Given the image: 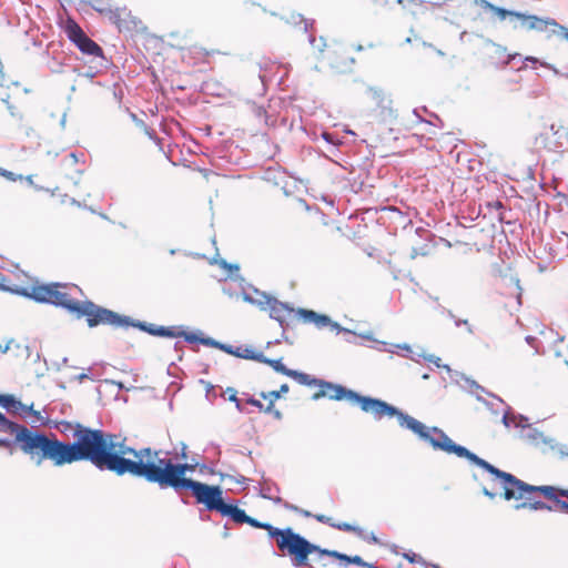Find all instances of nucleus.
I'll return each instance as SVG.
<instances>
[{"mask_svg":"<svg viewBox=\"0 0 568 568\" xmlns=\"http://www.w3.org/2000/svg\"><path fill=\"white\" fill-rule=\"evenodd\" d=\"M476 3H477L480 8L485 9V10H489L490 12H491V10H493V8H494V6H495V4L490 3V2H489V1H487V0H476Z\"/></svg>","mask_w":568,"mask_h":568,"instance_id":"obj_30","label":"nucleus"},{"mask_svg":"<svg viewBox=\"0 0 568 568\" xmlns=\"http://www.w3.org/2000/svg\"><path fill=\"white\" fill-rule=\"evenodd\" d=\"M254 358L257 359L258 362H262V363L271 366L275 372L281 373V374L285 375V376H287L290 371H291L285 365H283L281 359L266 358L262 354H260L257 356H254Z\"/></svg>","mask_w":568,"mask_h":568,"instance_id":"obj_17","label":"nucleus"},{"mask_svg":"<svg viewBox=\"0 0 568 568\" xmlns=\"http://www.w3.org/2000/svg\"><path fill=\"white\" fill-rule=\"evenodd\" d=\"M266 304L268 306L270 316L277 321L283 327L293 322L314 324L317 328H323L331 324V318L327 315L317 314L312 310H295L274 297H267Z\"/></svg>","mask_w":568,"mask_h":568,"instance_id":"obj_7","label":"nucleus"},{"mask_svg":"<svg viewBox=\"0 0 568 568\" xmlns=\"http://www.w3.org/2000/svg\"><path fill=\"white\" fill-rule=\"evenodd\" d=\"M313 547L316 549L312 550L311 555L316 554L318 559H321L323 556H328V557H333V558H336L342 561H346L348 564L351 562V557L347 555L341 554L336 550L322 549L320 546L314 545V544H313Z\"/></svg>","mask_w":568,"mask_h":568,"instance_id":"obj_18","label":"nucleus"},{"mask_svg":"<svg viewBox=\"0 0 568 568\" xmlns=\"http://www.w3.org/2000/svg\"><path fill=\"white\" fill-rule=\"evenodd\" d=\"M108 19L115 24L120 31L129 30L133 22L131 11L125 7H114L112 11H108Z\"/></svg>","mask_w":568,"mask_h":568,"instance_id":"obj_13","label":"nucleus"},{"mask_svg":"<svg viewBox=\"0 0 568 568\" xmlns=\"http://www.w3.org/2000/svg\"><path fill=\"white\" fill-rule=\"evenodd\" d=\"M222 266H223V267H229L230 270H233V268H234V270H236V271L239 270V266H236V265H235V266H233V265H227L225 261L222 263Z\"/></svg>","mask_w":568,"mask_h":568,"instance_id":"obj_40","label":"nucleus"},{"mask_svg":"<svg viewBox=\"0 0 568 568\" xmlns=\"http://www.w3.org/2000/svg\"><path fill=\"white\" fill-rule=\"evenodd\" d=\"M354 62L355 60L348 57V54L345 51H343L336 54L332 65L338 72H346Z\"/></svg>","mask_w":568,"mask_h":568,"instance_id":"obj_15","label":"nucleus"},{"mask_svg":"<svg viewBox=\"0 0 568 568\" xmlns=\"http://www.w3.org/2000/svg\"><path fill=\"white\" fill-rule=\"evenodd\" d=\"M64 32L70 41L83 53L92 57H102V48L91 40L82 28L73 20L68 19L64 23Z\"/></svg>","mask_w":568,"mask_h":568,"instance_id":"obj_8","label":"nucleus"},{"mask_svg":"<svg viewBox=\"0 0 568 568\" xmlns=\"http://www.w3.org/2000/svg\"><path fill=\"white\" fill-rule=\"evenodd\" d=\"M0 433L13 435L14 444L22 453L36 459L38 465L43 460H50L57 467L70 465L73 442H61L54 434L48 436L44 433L34 432L8 419L2 413H0Z\"/></svg>","mask_w":568,"mask_h":568,"instance_id":"obj_4","label":"nucleus"},{"mask_svg":"<svg viewBox=\"0 0 568 568\" xmlns=\"http://www.w3.org/2000/svg\"><path fill=\"white\" fill-rule=\"evenodd\" d=\"M230 399L233 402H236L239 404V400H237V397L235 394L231 395Z\"/></svg>","mask_w":568,"mask_h":568,"instance_id":"obj_43","label":"nucleus"},{"mask_svg":"<svg viewBox=\"0 0 568 568\" xmlns=\"http://www.w3.org/2000/svg\"><path fill=\"white\" fill-rule=\"evenodd\" d=\"M194 50H195L194 51L195 54H203V55H212L216 52L215 50H205L203 48H197V47H195Z\"/></svg>","mask_w":568,"mask_h":568,"instance_id":"obj_32","label":"nucleus"},{"mask_svg":"<svg viewBox=\"0 0 568 568\" xmlns=\"http://www.w3.org/2000/svg\"><path fill=\"white\" fill-rule=\"evenodd\" d=\"M63 285L59 283L33 284L29 288H23L21 294L39 303H50L61 306L78 318L85 317L90 327L101 324L111 325L115 328H128L131 324L128 316H122L111 310L101 307L91 301H77L61 291Z\"/></svg>","mask_w":568,"mask_h":568,"instance_id":"obj_3","label":"nucleus"},{"mask_svg":"<svg viewBox=\"0 0 568 568\" xmlns=\"http://www.w3.org/2000/svg\"><path fill=\"white\" fill-rule=\"evenodd\" d=\"M567 456H568V453H567Z\"/></svg>","mask_w":568,"mask_h":568,"instance_id":"obj_48","label":"nucleus"},{"mask_svg":"<svg viewBox=\"0 0 568 568\" xmlns=\"http://www.w3.org/2000/svg\"><path fill=\"white\" fill-rule=\"evenodd\" d=\"M527 61H536L535 58H526Z\"/></svg>","mask_w":568,"mask_h":568,"instance_id":"obj_46","label":"nucleus"},{"mask_svg":"<svg viewBox=\"0 0 568 568\" xmlns=\"http://www.w3.org/2000/svg\"><path fill=\"white\" fill-rule=\"evenodd\" d=\"M349 564H355V565H358V566H367V564L364 562L362 557H359V556L351 557V562Z\"/></svg>","mask_w":568,"mask_h":568,"instance_id":"obj_34","label":"nucleus"},{"mask_svg":"<svg viewBox=\"0 0 568 568\" xmlns=\"http://www.w3.org/2000/svg\"><path fill=\"white\" fill-rule=\"evenodd\" d=\"M374 2H376L377 4H381V6H387L392 2L403 3L404 0H374Z\"/></svg>","mask_w":568,"mask_h":568,"instance_id":"obj_35","label":"nucleus"},{"mask_svg":"<svg viewBox=\"0 0 568 568\" xmlns=\"http://www.w3.org/2000/svg\"><path fill=\"white\" fill-rule=\"evenodd\" d=\"M247 404L257 407L260 410L265 412V406L261 400L255 398H248Z\"/></svg>","mask_w":568,"mask_h":568,"instance_id":"obj_29","label":"nucleus"},{"mask_svg":"<svg viewBox=\"0 0 568 568\" xmlns=\"http://www.w3.org/2000/svg\"><path fill=\"white\" fill-rule=\"evenodd\" d=\"M288 389H290L288 385L287 384H283V385H281L278 392H281V394H285V393L288 392Z\"/></svg>","mask_w":568,"mask_h":568,"instance_id":"obj_38","label":"nucleus"},{"mask_svg":"<svg viewBox=\"0 0 568 568\" xmlns=\"http://www.w3.org/2000/svg\"><path fill=\"white\" fill-rule=\"evenodd\" d=\"M307 567H310V568H314V567H312L310 564H308V566H307Z\"/></svg>","mask_w":568,"mask_h":568,"instance_id":"obj_47","label":"nucleus"},{"mask_svg":"<svg viewBox=\"0 0 568 568\" xmlns=\"http://www.w3.org/2000/svg\"><path fill=\"white\" fill-rule=\"evenodd\" d=\"M432 433L439 436V440H432V446L435 449L466 458L473 464L488 471L494 476L495 480L500 483L501 489L504 491L503 496L506 500L515 499L521 501L519 505H517V508L547 511L554 510L551 505L537 499L538 496H541L540 490H531V488H542V486L529 485L518 479L514 475L496 468L494 465L469 452L464 446L455 444L442 429L437 427H433Z\"/></svg>","mask_w":568,"mask_h":568,"instance_id":"obj_2","label":"nucleus"},{"mask_svg":"<svg viewBox=\"0 0 568 568\" xmlns=\"http://www.w3.org/2000/svg\"><path fill=\"white\" fill-rule=\"evenodd\" d=\"M63 425H65L68 428L71 427V423L67 422V423H63Z\"/></svg>","mask_w":568,"mask_h":568,"instance_id":"obj_45","label":"nucleus"},{"mask_svg":"<svg viewBox=\"0 0 568 568\" xmlns=\"http://www.w3.org/2000/svg\"><path fill=\"white\" fill-rule=\"evenodd\" d=\"M317 385L320 386V389L313 396L315 399L320 397H327L334 400L346 399L357 404L363 412L373 415V417L377 420H381L386 416L396 417L398 424L402 427L412 430L414 434L418 435L422 439L428 442L430 445L432 440H439V436H432L429 429L423 423L382 399L363 396L354 390L345 388L342 385H336L324 381H318Z\"/></svg>","mask_w":568,"mask_h":568,"instance_id":"obj_5","label":"nucleus"},{"mask_svg":"<svg viewBox=\"0 0 568 568\" xmlns=\"http://www.w3.org/2000/svg\"><path fill=\"white\" fill-rule=\"evenodd\" d=\"M314 518H315L317 521L322 523V524H326V525H328V526H331V527H334V523H335V521L333 520V518H332V517H328V516H325V515L320 514V515H314Z\"/></svg>","mask_w":568,"mask_h":568,"instance_id":"obj_26","label":"nucleus"},{"mask_svg":"<svg viewBox=\"0 0 568 568\" xmlns=\"http://www.w3.org/2000/svg\"><path fill=\"white\" fill-rule=\"evenodd\" d=\"M13 443L7 438H0V448L11 449Z\"/></svg>","mask_w":568,"mask_h":568,"instance_id":"obj_33","label":"nucleus"},{"mask_svg":"<svg viewBox=\"0 0 568 568\" xmlns=\"http://www.w3.org/2000/svg\"><path fill=\"white\" fill-rule=\"evenodd\" d=\"M494 206H495V207L500 209V207H503V204H501V202L497 201V202L494 204Z\"/></svg>","mask_w":568,"mask_h":568,"instance_id":"obj_44","label":"nucleus"},{"mask_svg":"<svg viewBox=\"0 0 568 568\" xmlns=\"http://www.w3.org/2000/svg\"><path fill=\"white\" fill-rule=\"evenodd\" d=\"M0 406L3 407L11 415H19L26 417L32 415L40 419V413L33 410V404L24 405L17 399L12 394H0Z\"/></svg>","mask_w":568,"mask_h":568,"instance_id":"obj_10","label":"nucleus"},{"mask_svg":"<svg viewBox=\"0 0 568 568\" xmlns=\"http://www.w3.org/2000/svg\"><path fill=\"white\" fill-rule=\"evenodd\" d=\"M94 9L99 13L103 14L106 18H108V11H112L113 10V8L111 6L105 4V3H100V6L99 7H94Z\"/></svg>","mask_w":568,"mask_h":568,"instance_id":"obj_28","label":"nucleus"},{"mask_svg":"<svg viewBox=\"0 0 568 568\" xmlns=\"http://www.w3.org/2000/svg\"><path fill=\"white\" fill-rule=\"evenodd\" d=\"M220 514L231 517L236 524H245V520H247L246 513L234 505L224 504Z\"/></svg>","mask_w":568,"mask_h":568,"instance_id":"obj_14","label":"nucleus"},{"mask_svg":"<svg viewBox=\"0 0 568 568\" xmlns=\"http://www.w3.org/2000/svg\"><path fill=\"white\" fill-rule=\"evenodd\" d=\"M130 326H139L143 331H148L152 335L156 336H163V337H183L185 341L190 343H194L200 341L199 337L194 333H189L184 329H182L179 326H171V327H159V328H146L144 324H134L130 318Z\"/></svg>","mask_w":568,"mask_h":568,"instance_id":"obj_11","label":"nucleus"},{"mask_svg":"<svg viewBox=\"0 0 568 568\" xmlns=\"http://www.w3.org/2000/svg\"><path fill=\"white\" fill-rule=\"evenodd\" d=\"M484 494L488 496L489 498H494L497 494L494 491H489L488 489L484 488Z\"/></svg>","mask_w":568,"mask_h":568,"instance_id":"obj_39","label":"nucleus"},{"mask_svg":"<svg viewBox=\"0 0 568 568\" xmlns=\"http://www.w3.org/2000/svg\"><path fill=\"white\" fill-rule=\"evenodd\" d=\"M261 529L266 530L270 537L275 538L278 550L291 558L294 567L308 566L311 551L315 548L306 538L294 532L291 528L280 529L267 523H263Z\"/></svg>","mask_w":568,"mask_h":568,"instance_id":"obj_6","label":"nucleus"},{"mask_svg":"<svg viewBox=\"0 0 568 568\" xmlns=\"http://www.w3.org/2000/svg\"><path fill=\"white\" fill-rule=\"evenodd\" d=\"M10 343H11V341H10V342H8V343H6V345H1V344H0V351H1L2 353H7V352L9 351V348H10Z\"/></svg>","mask_w":568,"mask_h":568,"instance_id":"obj_37","label":"nucleus"},{"mask_svg":"<svg viewBox=\"0 0 568 568\" xmlns=\"http://www.w3.org/2000/svg\"><path fill=\"white\" fill-rule=\"evenodd\" d=\"M338 530L346 532H354L357 536H364V529L357 526H353L348 523H334V527Z\"/></svg>","mask_w":568,"mask_h":568,"instance_id":"obj_22","label":"nucleus"},{"mask_svg":"<svg viewBox=\"0 0 568 568\" xmlns=\"http://www.w3.org/2000/svg\"><path fill=\"white\" fill-rule=\"evenodd\" d=\"M531 490H540L544 498L568 497V489L556 486L544 485L542 488H531Z\"/></svg>","mask_w":568,"mask_h":568,"instance_id":"obj_16","label":"nucleus"},{"mask_svg":"<svg viewBox=\"0 0 568 568\" xmlns=\"http://www.w3.org/2000/svg\"><path fill=\"white\" fill-rule=\"evenodd\" d=\"M263 399H267L268 403L265 406V413H272L276 418H281V413L278 410H274V402L281 397V392L272 390L270 393H261Z\"/></svg>","mask_w":568,"mask_h":568,"instance_id":"obj_19","label":"nucleus"},{"mask_svg":"<svg viewBox=\"0 0 568 568\" xmlns=\"http://www.w3.org/2000/svg\"><path fill=\"white\" fill-rule=\"evenodd\" d=\"M187 489H191L196 501L199 504H203L209 510H216L220 513L225 504L222 498V490L219 486H211L196 481Z\"/></svg>","mask_w":568,"mask_h":568,"instance_id":"obj_9","label":"nucleus"},{"mask_svg":"<svg viewBox=\"0 0 568 568\" xmlns=\"http://www.w3.org/2000/svg\"><path fill=\"white\" fill-rule=\"evenodd\" d=\"M516 18L521 21V26L527 30L545 31L548 26H551L554 28H558L565 37V33L561 29L564 27L558 24L554 19H541L536 16H529L521 12L516 14Z\"/></svg>","mask_w":568,"mask_h":568,"instance_id":"obj_12","label":"nucleus"},{"mask_svg":"<svg viewBox=\"0 0 568 568\" xmlns=\"http://www.w3.org/2000/svg\"><path fill=\"white\" fill-rule=\"evenodd\" d=\"M0 176L6 178L9 181H17L18 179H22V176L16 175L13 172L8 171L6 169L0 168Z\"/></svg>","mask_w":568,"mask_h":568,"instance_id":"obj_25","label":"nucleus"},{"mask_svg":"<svg viewBox=\"0 0 568 568\" xmlns=\"http://www.w3.org/2000/svg\"><path fill=\"white\" fill-rule=\"evenodd\" d=\"M363 540L371 542V544H379L378 538L374 535V532H366L364 530V536H358Z\"/></svg>","mask_w":568,"mask_h":568,"instance_id":"obj_27","label":"nucleus"},{"mask_svg":"<svg viewBox=\"0 0 568 568\" xmlns=\"http://www.w3.org/2000/svg\"><path fill=\"white\" fill-rule=\"evenodd\" d=\"M404 557L412 564L417 562L418 556L416 554H405Z\"/></svg>","mask_w":568,"mask_h":568,"instance_id":"obj_36","label":"nucleus"},{"mask_svg":"<svg viewBox=\"0 0 568 568\" xmlns=\"http://www.w3.org/2000/svg\"><path fill=\"white\" fill-rule=\"evenodd\" d=\"M73 448L70 464L87 460L100 470H108L116 476L130 475L158 484L161 488L175 490L187 489L196 481L186 478L193 471L190 464H174L170 458H160L161 450L150 447L135 449L126 445L125 438L92 429L77 423L73 426Z\"/></svg>","mask_w":568,"mask_h":568,"instance_id":"obj_1","label":"nucleus"},{"mask_svg":"<svg viewBox=\"0 0 568 568\" xmlns=\"http://www.w3.org/2000/svg\"><path fill=\"white\" fill-rule=\"evenodd\" d=\"M547 500L552 503L554 510L552 511H560L564 514H568V501L562 500L561 497L556 498H546Z\"/></svg>","mask_w":568,"mask_h":568,"instance_id":"obj_23","label":"nucleus"},{"mask_svg":"<svg viewBox=\"0 0 568 568\" xmlns=\"http://www.w3.org/2000/svg\"><path fill=\"white\" fill-rule=\"evenodd\" d=\"M564 33H565V39L568 41V29L567 28H561Z\"/></svg>","mask_w":568,"mask_h":568,"instance_id":"obj_42","label":"nucleus"},{"mask_svg":"<svg viewBox=\"0 0 568 568\" xmlns=\"http://www.w3.org/2000/svg\"><path fill=\"white\" fill-rule=\"evenodd\" d=\"M245 524H248L250 526H252L254 528H262V525H263V523H261L250 516H247V520H245Z\"/></svg>","mask_w":568,"mask_h":568,"instance_id":"obj_31","label":"nucleus"},{"mask_svg":"<svg viewBox=\"0 0 568 568\" xmlns=\"http://www.w3.org/2000/svg\"><path fill=\"white\" fill-rule=\"evenodd\" d=\"M399 4L412 14H416L420 9L425 8V1L423 0H404Z\"/></svg>","mask_w":568,"mask_h":568,"instance_id":"obj_21","label":"nucleus"},{"mask_svg":"<svg viewBox=\"0 0 568 568\" xmlns=\"http://www.w3.org/2000/svg\"><path fill=\"white\" fill-rule=\"evenodd\" d=\"M287 377L295 379L298 384L307 386L316 385L318 383L316 378H312L310 375L305 373H301L293 369L290 371Z\"/></svg>","mask_w":568,"mask_h":568,"instance_id":"obj_20","label":"nucleus"},{"mask_svg":"<svg viewBox=\"0 0 568 568\" xmlns=\"http://www.w3.org/2000/svg\"><path fill=\"white\" fill-rule=\"evenodd\" d=\"M491 12L494 14H496L500 20H505L507 17H515L516 18V14L519 13V12H516V11H510V10H507V9H504V8H499L497 6H494Z\"/></svg>","mask_w":568,"mask_h":568,"instance_id":"obj_24","label":"nucleus"},{"mask_svg":"<svg viewBox=\"0 0 568 568\" xmlns=\"http://www.w3.org/2000/svg\"><path fill=\"white\" fill-rule=\"evenodd\" d=\"M68 158H70V160L73 162V163H77L78 162V159H77V155L74 153H70L68 155Z\"/></svg>","mask_w":568,"mask_h":568,"instance_id":"obj_41","label":"nucleus"}]
</instances>
